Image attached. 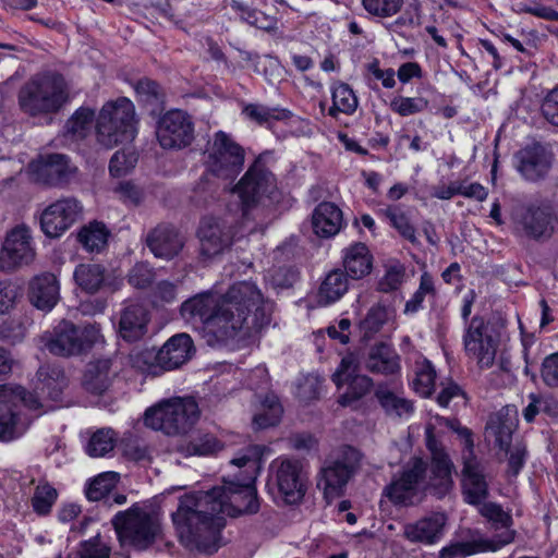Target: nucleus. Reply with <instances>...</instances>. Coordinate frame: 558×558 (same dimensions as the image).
Here are the masks:
<instances>
[{
	"label": "nucleus",
	"mask_w": 558,
	"mask_h": 558,
	"mask_svg": "<svg viewBox=\"0 0 558 558\" xmlns=\"http://www.w3.org/2000/svg\"><path fill=\"white\" fill-rule=\"evenodd\" d=\"M446 524V514L434 512L413 523H408L404 526L403 535L411 543L432 545L442 537Z\"/></svg>",
	"instance_id": "a878e982"
},
{
	"label": "nucleus",
	"mask_w": 558,
	"mask_h": 558,
	"mask_svg": "<svg viewBox=\"0 0 558 558\" xmlns=\"http://www.w3.org/2000/svg\"><path fill=\"white\" fill-rule=\"evenodd\" d=\"M184 236L170 223H160L146 235V245L157 258L170 260L183 248Z\"/></svg>",
	"instance_id": "b1692460"
},
{
	"label": "nucleus",
	"mask_w": 558,
	"mask_h": 558,
	"mask_svg": "<svg viewBox=\"0 0 558 558\" xmlns=\"http://www.w3.org/2000/svg\"><path fill=\"white\" fill-rule=\"evenodd\" d=\"M463 494L470 505H480L488 495V485L476 458L463 460Z\"/></svg>",
	"instance_id": "2f4dec72"
},
{
	"label": "nucleus",
	"mask_w": 558,
	"mask_h": 558,
	"mask_svg": "<svg viewBox=\"0 0 558 558\" xmlns=\"http://www.w3.org/2000/svg\"><path fill=\"white\" fill-rule=\"evenodd\" d=\"M116 440L117 435L112 428H100L90 436L86 453L93 458L105 457L113 450Z\"/></svg>",
	"instance_id": "49530a36"
},
{
	"label": "nucleus",
	"mask_w": 558,
	"mask_h": 558,
	"mask_svg": "<svg viewBox=\"0 0 558 558\" xmlns=\"http://www.w3.org/2000/svg\"><path fill=\"white\" fill-rule=\"evenodd\" d=\"M359 361L355 354L349 353L342 357L336 372L332 374V381L338 388L347 385V391L339 398L341 405L347 407L363 398L372 388L373 380L366 375H360Z\"/></svg>",
	"instance_id": "6ab92c4d"
},
{
	"label": "nucleus",
	"mask_w": 558,
	"mask_h": 558,
	"mask_svg": "<svg viewBox=\"0 0 558 558\" xmlns=\"http://www.w3.org/2000/svg\"><path fill=\"white\" fill-rule=\"evenodd\" d=\"M195 348L190 335L182 332L172 336L159 349H145L137 355L138 361L148 365V371H172L185 364L194 354Z\"/></svg>",
	"instance_id": "ddd939ff"
},
{
	"label": "nucleus",
	"mask_w": 558,
	"mask_h": 558,
	"mask_svg": "<svg viewBox=\"0 0 558 558\" xmlns=\"http://www.w3.org/2000/svg\"><path fill=\"white\" fill-rule=\"evenodd\" d=\"M33 179L50 186L68 184L76 172L68 156L63 154H47L39 156L28 165Z\"/></svg>",
	"instance_id": "aec40b11"
},
{
	"label": "nucleus",
	"mask_w": 558,
	"mask_h": 558,
	"mask_svg": "<svg viewBox=\"0 0 558 558\" xmlns=\"http://www.w3.org/2000/svg\"><path fill=\"white\" fill-rule=\"evenodd\" d=\"M101 338L100 329L96 325L76 326L72 322L62 320L44 340L50 353L73 356L86 353Z\"/></svg>",
	"instance_id": "f8f14e48"
},
{
	"label": "nucleus",
	"mask_w": 558,
	"mask_h": 558,
	"mask_svg": "<svg viewBox=\"0 0 558 558\" xmlns=\"http://www.w3.org/2000/svg\"><path fill=\"white\" fill-rule=\"evenodd\" d=\"M349 291V277L341 269L329 271L317 291V303L322 306L333 304Z\"/></svg>",
	"instance_id": "c9c22d12"
},
{
	"label": "nucleus",
	"mask_w": 558,
	"mask_h": 558,
	"mask_svg": "<svg viewBox=\"0 0 558 558\" xmlns=\"http://www.w3.org/2000/svg\"><path fill=\"white\" fill-rule=\"evenodd\" d=\"M432 460L410 458L383 489V496L393 506L411 507L420 504L426 494L438 499L448 495L453 487V463L442 450L428 445Z\"/></svg>",
	"instance_id": "7ed1b4c3"
},
{
	"label": "nucleus",
	"mask_w": 558,
	"mask_h": 558,
	"mask_svg": "<svg viewBox=\"0 0 558 558\" xmlns=\"http://www.w3.org/2000/svg\"><path fill=\"white\" fill-rule=\"evenodd\" d=\"M137 134V120L133 102L121 97L108 101L101 108L96 121L97 142L105 148L132 142Z\"/></svg>",
	"instance_id": "20e7f679"
},
{
	"label": "nucleus",
	"mask_w": 558,
	"mask_h": 558,
	"mask_svg": "<svg viewBox=\"0 0 558 558\" xmlns=\"http://www.w3.org/2000/svg\"><path fill=\"white\" fill-rule=\"evenodd\" d=\"M234 232L231 225L222 218L204 217L197 229L199 254L209 259L230 248Z\"/></svg>",
	"instance_id": "a211bd4d"
},
{
	"label": "nucleus",
	"mask_w": 558,
	"mask_h": 558,
	"mask_svg": "<svg viewBox=\"0 0 558 558\" xmlns=\"http://www.w3.org/2000/svg\"><path fill=\"white\" fill-rule=\"evenodd\" d=\"M13 391L4 404L0 405V440L11 441L22 436L26 427L20 422L19 415L12 403Z\"/></svg>",
	"instance_id": "58836bf2"
},
{
	"label": "nucleus",
	"mask_w": 558,
	"mask_h": 558,
	"mask_svg": "<svg viewBox=\"0 0 558 558\" xmlns=\"http://www.w3.org/2000/svg\"><path fill=\"white\" fill-rule=\"evenodd\" d=\"M276 482L287 504L299 502L305 494L302 466L298 460L283 459L276 463Z\"/></svg>",
	"instance_id": "5701e85b"
},
{
	"label": "nucleus",
	"mask_w": 558,
	"mask_h": 558,
	"mask_svg": "<svg viewBox=\"0 0 558 558\" xmlns=\"http://www.w3.org/2000/svg\"><path fill=\"white\" fill-rule=\"evenodd\" d=\"M155 279V271L147 263H137L129 271L128 281L136 289L148 288Z\"/></svg>",
	"instance_id": "bf43d9fd"
},
{
	"label": "nucleus",
	"mask_w": 558,
	"mask_h": 558,
	"mask_svg": "<svg viewBox=\"0 0 558 558\" xmlns=\"http://www.w3.org/2000/svg\"><path fill=\"white\" fill-rule=\"evenodd\" d=\"M219 448L218 440L213 435H204L187 445H182L180 451L185 456H207L215 452Z\"/></svg>",
	"instance_id": "6e6d98bb"
},
{
	"label": "nucleus",
	"mask_w": 558,
	"mask_h": 558,
	"mask_svg": "<svg viewBox=\"0 0 558 558\" xmlns=\"http://www.w3.org/2000/svg\"><path fill=\"white\" fill-rule=\"evenodd\" d=\"M428 107V100L424 97H395L390 102L392 111L401 117L412 116L424 111Z\"/></svg>",
	"instance_id": "5fc2aeb1"
},
{
	"label": "nucleus",
	"mask_w": 558,
	"mask_h": 558,
	"mask_svg": "<svg viewBox=\"0 0 558 558\" xmlns=\"http://www.w3.org/2000/svg\"><path fill=\"white\" fill-rule=\"evenodd\" d=\"M462 340L466 356L474 360L481 369L493 367L501 342L500 331L495 325L481 316H473L464 327Z\"/></svg>",
	"instance_id": "9b49d317"
},
{
	"label": "nucleus",
	"mask_w": 558,
	"mask_h": 558,
	"mask_svg": "<svg viewBox=\"0 0 558 558\" xmlns=\"http://www.w3.org/2000/svg\"><path fill=\"white\" fill-rule=\"evenodd\" d=\"M541 376L546 386L558 388V352L549 354L544 359Z\"/></svg>",
	"instance_id": "774afa93"
},
{
	"label": "nucleus",
	"mask_w": 558,
	"mask_h": 558,
	"mask_svg": "<svg viewBox=\"0 0 558 558\" xmlns=\"http://www.w3.org/2000/svg\"><path fill=\"white\" fill-rule=\"evenodd\" d=\"M37 385L34 391L19 388V397L24 405L40 416L64 405L63 393L69 386L64 371L56 365H44L37 371Z\"/></svg>",
	"instance_id": "0eeeda50"
},
{
	"label": "nucleus",
	"mask_w": 558,
	"mask_h": 558,
	"mask_svg": "<svg viewBox=\"0 0 558 558\" xmlns=\"http://www.w3.org/2000/svg\"><path fill=\"white\" fill-rule=\"evenodd\" d=\"M363 9L373 17L388 19L402 8L403 0H361Z\"/></svg>",
	"instance_id": "603ef678"
},
{
	"label": "nucleus",
	"mask_w": 558,
	"mask_h": 558,
	"mask_svg": "<svg viewBox=\"0 0 558 558\" xmlns=\"http://www.w3.org/2000/svg\"><path fill=\"white\" fill-rule=\"evenodd\" d=\"M272 303L252 281L233 283L225 293L205 291L185 300L182 318L199 324L210 347L239 344L270 323Z\"/></svg>",
	"instance_id": "f03ea898"
},
{
	"label": "nucleus",
	"mask_w": 558,
	"mask_h": 558,
	"mask_svg": "<svg viewBox=\"0 0 558 558\" xmlns=\"http://www.w3.org/2000/svg\"><path fill=\"white\" fill-rule=\"evenodd\" d=\"M109 230L99 221H92L81 228L77 240L89 253H100L107 245Z\"/></svg>",
	"instance_id": "ea45409f"
},
{
	"label": "nucleus",
	"mask_w": 558,
	"mask_h": 558,
	"mask_svg": "<svg viewBox=\"0 0 558 558\" xmlns=\"http://www.w3.org/2000/svg\"><path fill=\"white\" fill-rule=\"evenodd\" d=\"M518 427V412L514 407H504L489 415L486 423V434L493 437L498 448H506L512 441V435Z\"/></svg>",
	"instance_id": "c85d7f7f"
},
{
	"label": "nucleus",
	"mask_w": 558,
	"mask_h": 558,
	"mask_svg": "<svg viewBox=\"0 0 558 558\" xmlns=\"http://www.w3.org/2000/svg\"><path fill=\"white\" fill-rule=\"evenodd\" d=\"M375 397L388 416H410L414 411L413 402L401 395L393 392L388 386L379 385Z\"/></svg>",
	"instance_id": "e433bc0d"
},
{
	"label": "nucleus",
	"mask_w": 558,
	"mask_h": 558,
	"mask_svg": "<svg viewBox=\"0 0 558 558\" xmlns=\"http://www.w3.org/2000/svg\"><path fill=\"white\" fill-rule=\"evenodd\" d=\"M156 136L163 149H182L194 140V124L182 110H170L157 122Z\"/></svg>",
	"instance_id": "2eb2a0df"
},
{
	"label": "nucleus",
	"mask_w": 558,
	"mask_h": 558,
	"mask_svg": "<svg viewBox=\"0 0 558 558\" xmlns=\"http://www.w3.org/2000/svg\"><path fill=\"white\" fill-rule=\"evenodd\" d=\"M66 100V84L58 74L37 76L27 82L19 93L21 108L32 116L56 112Z\"/></svg>",
	"instance_id": "1a4fd4ad"
},
{
	"label": "nucleus",
	"mask_w": 558,
	"mask_h": 558,
	"mask_svg": "<svg viewBox=\"0 0 558 558\" xmlns=\"http://www.w3.org/2000/svg\"><path fill=\"white\" fill-rule=\"evenodd\" d=\"M427 294L434 295L435 288L433 278L428 274H423L420 280V287L413 296L405 303V313H415L422 306Z\"/></svg>",
	"instance_id": "13d9d810"
},
{
	"label": "nucleus",
	"mask_w": 558,
	"mask_h": 558,
	"mask_svg": "<svg viewBox=\"0 0 558 558\" xmlns=\"http://www.w3.org/2000/svg\"><path fill=\"white\" fill-rule=\"evenodd\" d=\"M83 206L75 197H63L47 206L40 215V228L48 238H59L82 216Z\"/></svg>",
	"instance_id": "f3484780"
},
{
	"label": "nucleus",
	"mask_w": 558,
	"mask_h": 558,
	"mask_svg": "<svg viewBox=\"0 0 558 558\" xmlns=\"http://www.w3.org/2000/svg\"><path fill=\"white\" fill-rule=\"evenodd\" d=\"M59 290L57 277L52 274H43L32 280L29 300L36 308L49 312L59 301Z\"/></svg>",
	"instance_id": "473e14b6"
},
{
	"label": "nucleus",
	"mask_w": 558,
	"mask_h": 558,
	"mask_svg": "<svg viewBox=\"0 0 558 558\" xmlns=\"http://www.w3.org/2000/svg\"><path fill=\"white\" fill-rule=\"evenodd\" d=\"M263 413L256 414L253 418L255 428H267L279 423L282 415V407L276 397L266 398Z\"/></svg>",
	"instance_id": "864d4df0"
},
{
	"label": "nucleus",
	"mask_w": 558,
	"mask_h": 558,
	"mask_svg": "<svg viewBox=\"0 0 558 558\" xmlns=\"http://www.w3.org/2000/svg\"><path fill=\"white\" fill-rule=\"evenodd\" d=\"M264 447L251 445L231 460L244 469L242 480H223V485L207 492L180 498L172 522L181 542L190 549L213 554L219 548L220 532L225 526L220 514L238 517L254 514L259 510L254 486Z\"/></svg>",
	"instance_id": "f257e3e1"
},
{
	"label": "nucleus",
	"mask_w": 558,
	"mask_h": 558,
	"mask_svg": "<svg viewBox=\"0 0 558 558\" xmlns=\"http://www.w3.org/2000/svg\"><path fill=\"white\" fill-rule=\"evenodd\" d=\"M199 418V409L193 398H171L161 400L148 408L144 424L166 435L175 436L189 433Z\"/></svg>",
	"instance_id": "39448f33"
},
{
	"label": "nucleus",
	"mask_w": 558,
	"mask_h": 558,
	"mask_svg": "<svg viewBox=\"0 0 558 558\" xmlns=\"http://www.w3.org/2000/svg\"><path fill=\"white\" fill-rule=\"evenodd\" d=\"M468 535L469 537L465 539L451 541L442 547L439 557L465 558L478 553L497 551L509 545L512 539L511 532H507L501 538L495 541H487V537H484L478 531H468Z\"/></svg>",
	"instance_id": "4be33fe9"
},
{
	"label": "nucleus",
	"mask_w": 558,
	"mask_h": 558,
	"mask_svg": "<svg viewBox=\"0 0 558 558\" xmlns=\"http://www.w3.org/2000/svg\"><path fill=\"white\" fill-rule=\"evenodd\" d=\"M232 193L240 199L243 216H246L264 198L276 199L279 196L277 178L267 167L263 155H259L247 168L232 187Z\"/></svg>",
	"instance_id": "9d476101"
},
{
	"label": "nucleus",
	"mask_w": 558,
	"mask_h": 558,
	"mask_svg": "<svg viewBox=\"0 0 558 558\" xmlns=\"http://www.w3.org/2000/svg\"><path fill=\"white\" fill-rule=\"evenodd\" d=\"M378 215L387 219L392 228L408 241H416L415 228L411 225L407 214L400 205H388L378 209Z\"/></svg>",
	"instance_id": "79ce46f5"
},
{
	"label": "nucleus",
	"mask_w": 558,
	"mask_h": 558,
	"mask_svg": "<svg viewBox=\"0 0 558 558\" xmlns=\"http://www.w3.org/2000/svg\"><path fill=\"white\" fill-rule=\"evenodd\" d=\"M480 512L490 523L495 531L500 529L504 530L501 533L496 534L492 538H487V541L499 539L507 532L512 533V539L510 541V544L514 541L517 533L513 529H511L513 525V519L509 511H505L504 508L496 502H485L482 505Z\"/></svg>",
	"instance_id": "4c0bfd02"
},
{
	"label": "nucleus",
	"mask_w": 558,
	"mask_h": 558,
	"mask_svg": "<svg viewBox=\"0 0 558 558\" xmlns=\"http://www.w3.org/2000/svg\"><path fill=\"white\" fill-rule=\"evenodd\" d=\"M499 449L506 453L508 476L517 477L526 462L527 449L525 444L517 441L514 444H510L509 447Z\"/></svg>",
	"instance_id": "3c124183"
},
{
	"label": "nucleus",
	"mask_w": 558,
	"mask_h": 558,
	"mask_svg": "<svg viewBox=\"0 0 558 558\" xmlns=\"http://www.w3.org/2000/svg\"><path fill=\"white\" fill-rule=\"evenodd\" d=\"M361 453L351 446H342L330 453L323 462L317 474V488L322 490L327 504L341 497L355 475L361 463Z\"/></svg>",
	"instance_id": "423d86ee"
},
{
	"label": "nucleus",
	"mask_w": 558,
	"mask_h": 558,
	"mask_svg": "<svg viewBox=\"0 0 558 558\" xmlns=\"http://www.w3.org/2000/svg\"><path fill=\"white\" fill-rule=\"evenodd\" d=\"M136 162V157L132 153L118 150L113 154L109 162V171L113 177H122L131 170Z\"/></svg>",
	"instance_id": "680f3d73"
},
{
	"label": "nucleus",
	"mask_w": 558,
	"mask_h": 558,
	"mask_svg": "<svg viewBox=\"0 0 558 558\" xmlns=\"http://www.w3.org/2000/svg\"><path fill=\"white\" fill-rule=\"evenodd\" d=\"M206 167L208 172L220 179H232L244 165V149L229 134L218 131L208 148Z\"/></svg>",
	"instance_id": "4468645a"
},
{
	"label": "nucleus",
	"mask_w": 558,
	"mask_h": 558,
	"mask_svg": "<svg viewBox=\"0 0 558 558\" xmlns=\"http://www.w3.org/2000/svg\"><path fill=\"white\" fill-rule=\"evenodd\" d=\"M57 498V489L46 480H40L32 497L33 510L39 515H47L50 513Z\"/></svg>",
	"instance_id": "a18cd8bd"
},
{
	"label": "nucleus",
	"mask_w": 558,
	"mask_h": 558,
	"mask_svg": "<svg viewBox=\"0 0 558 558\" xmlns=\"http://www.w3.org/2000/svg\"><path fill=\"white\" fill-rule=\"evenodd\" d=\"M541 112L548 123L558 128V85L543 97Z\"/></svg>",
	"instance_id": "e2e57ef3"
},
{
	"label": "nucleus",
	"mask_w": 558,
	"mask_h": 558,
	"mask_svg": "<svg viewBox=\"0 0 558 558\" xmlns=\"http://www.w3.org/2000/svg\"><path fill=\"white\" fill-rule=\"evenodd\" d=\"M111 359H99L87 364L83 375V387L90 393L102 395L112 384L117 371Z\"/></svg>",
	"instance_id": "72a5a7b5"
},
{
	"label": "nucleus",
	"mask_w": 558,
	"mask_h": 558,
	"mask_svg": "<svg viewBox=\"0 0 558 558\" xmlns=\"http://www.w3.org/2000/svg\"><path fill=\"white\" fill-rule=\"evenodd\" d=\"M364 365L371 373L383 375H393L401 368L400 356L390 344L384 342L371 347Z\"/></svg>",
	"instance_id": "f704fd0d"
},
{
	"label": "nucleus",
	"mask_w": 558,
	"mask_h": 558,
	"mask_svg": "<svg viewBox=\"0 0 558 558\" xmlns=\"http://www.w3.org/2000/svg\"><path fill=\"white\" fill-rule=\"evenodd\" d=\"M404 278V268L402 266L389 267L383 278L379 280L378 287L381 292L388 293L397 290Z\"/></svg>",
	"instance_id": "338daca9"
},
{
	"label": "nucleus",
	"mask_w": 558,
	"mask_h": 558,
	"mask_svg": "<svg viewBox=\"0 0 558 558\" xmlns=\"http://www.w3.org/2000/svg\"><path fill=\"white\" fill-rule=\"evenodd\" d=\"M332 106L329 116L337 118L338 113L352 114L357 108V98L348 84L339 83L332 87Z\"/></svg>",
	"instance_id": "c03bdc74"
},
{
	"label": "nucleus",
	"mask_w": 558,
	"mask_h": 558,
	"mask_svg": "<svg viewBox=\"0 0 558 558\" xmlns=\"http://www.w3.org/2000/svg\"><path fill=\"white\" fill-rule=\"evenodd\" d=\"M413 390L423 398H428L435 389L436 371L432 363L426 360L415 362Z\"/></svg>",
	"instance_id": "37998d69"
},
{
	"label": "nucleus",
	"mask_w": 558,
	"mask_h": 558,
	"mask_svg": "<svg viewBox=\"0 0 558 558\" xmlns=\"http://www.w3.org/2000/svg\"><path fill=\"white\" fill-rule=\"evenodd\" d=\"M229 5L240 13V17L256 28L263 31H275L277 28V19L265 14L264 12L251 9L244 1L242 0H227Z\"/></svg>",
	"instance_id": "a19ab883"
},
{
	"label": "nucleus",
	"mask_w": 558,
	"mask_h": 558,
	"mask_svg": "<svg viewBox=\"0 0 558 558\" xmlns=\"http://www.w3.org/2000/svg\"><path fill=\"white\" fill-rule=\"evenodd\" d=\"M517 170L529 181H537L550 168V157L539 144L526 146L515 154Z\"/></svg>",
	"instance_id": "bb28decb"
},
{
	"label": "nucleus",
	"mask_w": 558,
	"mask_h": 558,
	"mask_svg": "<svg viewBox=\"0 0 558 558\" xmlns=\"http://www.w3.org/2000/svg\"><path fill=\"white\" fill-rule=\"evenodd\" d=\"M34 257L35 250L28 227L21 225L7 232L0 248V270L13 271L32 263Z\"/></svg>",
	"instance_id": "dca6fc26"
},
{
	"label": "nucleus",
	"mask_w": 558,
	"mask_h": 558,
	"mask_svg": "<svg viewBox=\"0 0 558 558\" xmlns=\"http://www.w3.org/2000/svg\"><path fill=\"white\" fill-rule=\"evenodd\" d=\"M149 313L143 304L128 303L120 312L118 332L128 342L141 340L147 332Z\"/></svg>",
	"instance_id": "393cba45"
},
{
	"label": "nucleus",
	"mask_w": 558,
	"mask_h": 558,
	"mask_svg": "<svg viewBox=\"0 0 558 558\" xmlns=\"http://www.w3.org/2000/svg\"><path fill=\"white\" fill-rule=\"evenodd\" d=\"M135 92L140 100L145 104L157 107L162 102L163 94L161 93V88L151 80H140L135 85Z\"/></svg>",
	"instance_id": "4d7b16f0"
},
{
	"label": "nucleus",
	"mask_w": 558,
	"mask_h": 558,
	"mask_svg": "<svg viewBox=\"0 0 558 558\" xmlns=\"http://www.w3.org/2000/svg\"><path fill=\"white\" fill-rule=\"evenodd\" d=\"M557 219L551 207L546 205H529L517 214V226L522 232L534 240L548 239L554 233Z\"/></svg>",
	"instance_id": "412c9836"
},
{
	"label": "nucleus",
	"mask_w": 558,
	"mask_h": 558,
	"mask_svg": "<svg viewBox=\"0 0 558 558\" xmlns=\"http://www.w3.org/2000/svg\"><path fill=\"white\" fill-rule=\"evenodd\" d=\"M76 284L87 293L94 294L105 284L112 291L119 290L123 279L116 276H107L106 269L99 264H80L74 270Z\"/></svg>",
	"instance_id": "cd10ccee"
},
{
	"label": "nucleus",
	"mask_w": 558,
	"mask_h": 558,
	"mask_svg": "<svg viewBox=\"0 0 558 558\" xmlns=\"http://www.w3.org/2000/svg\"><path fill=\"white\" fill-rule=\"evenodd\" d=\"M387 313L381 306H373L365 318L361 323V328L365 331V335H373L377 332L383 325L386 323Z\"/></svg>",
	"instance_id": "69168bd1"
},
{
	"label": "nucleus",
	"mask_w": 558,
	"mask_h": 558,
	"mask_svg": "<svg viewBox=\"0 0 558 558\" xmlns=\"http://www.w3.org/2000/svg\"><path fill=\"white\" fill-rule=\"evenodd\" d=\"M111 523L122 542L138 549H146L160 533L159 514L150 507L138 504L116 513Z\"/></svg>",
	"instance_id": "6e6552de"
},
{
	"label": "nucleus",
	"mask_w": 558,
	"mask_h": 558,
	"mask_svg": "<svg viewBox=\"0 0 558 558\" xmlns=\"http://www.w3.org/2000/svg\"><path fill=\"white\" fill-rule=\"evenodd\" d=\"M344 225L342 210L331 202H322L312 214L314 233L324 239L335 236Z\"/></svg>",
	"instance_id": "c756f323"
},
{
	"label": "nucleus",
	"mask_w": 558,
	"mask_h": 558,
	"mask_svg": "<svg viewBox=\"0 0 558 558\" xmlns=\"http://www.w3.org/2000/svg\"><path fill=\"white\" fill-rule=\"evenodd\" d=\"M111 549L99 534L85 541L82 544L81 555L83 558H109Z\"/></svg>",
	"instance_id": "0e129e2a"
},
{
	"label": "nucleus",
	"mask_w": 558,
	"mask_h": 558,
	"mask_svg": "<svg viewBox=\"0 0 558 558\" xmlns=\"http://www.w3.org/2000/svg\"><path fill=\"white\" fill-rule=\"evenodd\" d=\"M374 257L366 244L355 242L342 251V264L344 274L360 280L368 276L373 270Z\"/></svg>",
	"instance_id": "7c9ffc66"
},
{
	"label": "nucleus",
	"mask_w": 558,
	"mask_h": 558,
	"mask_svg": "<svg viewBox=\"0 0 558 558\" xmlns=\"http://www.w3.org/2000/svg\"><path fill=\"white\" fill-rule=\"evenodd\" d=\"M95 112L92 109L81 107L66 121V133L76 138H84L93 123Z\"/></svg>",
	"instance_id": "8fccbe9b"
},
{
	"label": "nucleus",
	"mask_w": 558,
	"mask_h": 558,
	"mask_svg": "<svg viewBox=\"0 0 558 558\" xmlns=\"http://www.w3.org/2000/svg\"><path fill=\"white\" fill-rule=\"evenodd\" d=\"M243 114L259 124L267 123L271 120H284L290 118L291 112L287 109L278 107H267L258 104H248L243 108Z\"/></svg>",
	"instance_id": "09e8293b"
},
{
	"label": "nucleus",
	"mask_w": 558,
	"mask_h": 558,
	"mask_svg": "<svg viewBox=\"0 0 558 558\" xmlns=\"http://www.w3.org/2000/svg\"><path fill=\"white\" fill-rule=\"evenodd\" d=\"M118 474L105 472L90 480L85 488V495L90 501H98L106 498L118 483Z\"/></svg>",
	"instance_id": "de8ad7c7"
},
{
	"label": "nucleus",
	"mask_w": 558,
	"mask_h": 558,
	"mask_svg": "<svg viewBox=\"0 0 558 558\" xmlns=\"http://www.w3.org/2000/svg\"><path fill=\"white\" fill-rule=\"evenodd\" d=\"M25 331L26 329L20 319H7L0 325V341L15 344L24 339Z\"/></svg>",
	"instance_id": "052dcab7"
}]
</instances>
